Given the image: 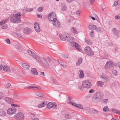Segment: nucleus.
<instances>
[{
  "label": "nucleus",
  "mask_w": 120,
  "mask_h": 120,
  "mask_svg": "<svg viewBox=\"0 0 120 120\" xmlns=\"http://www.w3.org/2000/svg\"><path fill=\"white\" fill-rule=\"evenodd\" d=\"M112 74L115 76H116L118 75V72L116 70H113L112 71Z\"/></svg>",
  "instance_id": "obj_37"
},
{
  "label": "nucleus",
  "mask_w": 120,
  "mask_h": 120,
  "mask_svg": "<svg viewBox=\"0 0 120 120\" xmlns=\"http://www.w3.org/2000/svg\"><path fill=\"white\" fill-rule=\"evenodd\" d=\"M47 103L46 101H45L43 102L42 103H41L38 105V107L39 108H42L46 106Z\"/></svg>",
  "instance_id": "obj_16"
},
{
  "label": "nucleus",
  "mask_w": 120,
  "mask_h": 120,
  "mask_svg": "<svg viewBox=\"0 0 120 120\" xmlns=\"http://www.w3.org/2000/svg\"><path fill=\"white\" fill-rule=\"evenodd\" d=\"M112 111L120 115V111L118 110H116L115 109H113L112 110Z\"/></svg>",
  "instance_id": "obj_30"
},
{
  "label": "nucleus",
  "mask_w": 120,
  "mask_h": 120,
  "mask_svg": "<svg viewBox=\"0 0 120 120\" xmlns=\"http://www.w3.org/2000/svg\"><path fill=\"white\" fill-rule=\"evenodd\" d=\"M53 105V103L52 102L49 103L47 105V108L50 109L52 107Z\"/></svg>",
  "instance_id": "obj_26"
},
{
  "label": "nucleus",
  "mask_w": 120,
  "mask_h": 120,
  "mask_svg": "<svg viewBox=\"0 0 120 120\" xmlns=\"http://www.w3.org/2000/svg\"><path fill=\"white\" fill-rule=\"evenodd\" d=\"M15 18H12L10 19V21L12 22L15 23Z\"/></svg>",
  "instance_id": "obj_45"
},
{
  "label": "nucleus",
  "mask_w": 120,
  "mask_h": 120,
  "mask_svg": "<svg viewBox=\"0 0 120 120\" xmlns=\"http://www.w3.org/2000/svg\"><path fill=\"white\" fill-rule=\"evenodd\" d=\"M72 98L70 96L68 97V100L69 101H71L72 100Z\"/></svg>",
  "instance_id": "obj_53"
},
{
  "label": "nucleus",
  "mask_w": 120,
  "mask_h": 120,
  "mask_svg": "<svg viewBox=\"0 0 120 120\" xmlns=\"http://www.w3.org/2000/svg\"><path fill=\"white\" fill-rule=\"evenodd\" d=\"M118 1H115L113 4L114 6H116L118 5Z\"/></svg>",
  "instance_id": "obj_48"
},
{
  "label": "nucleus",
  "mask_w": 120,
  "mask_h": 120,
  "mask_svg": "<svg viewBox=\"0 0 120 120\" xmlns=\"http://www.w3.org/2000/svg\"><path fill=\"white\" fill-rule=\"evenodd\" d=\"M67 8L65 4H63L62 5V7L61 9V10L63 11H65Z\"/></svg>",
  "instance_id": "obj_35"
},
{
  "label": "nucleus",
  "mask_w": 120,
  "mask_h": 120,
  "mask_svg": "<svg viewBox=\"0 0 120 120\" xmlns=\"http://www.w3.org/2000/svg\"><path fill=\"white\" fill-rule=\"evenodd\" d=\"M42 64L43 65L47 67H49V65L48 63L47 62L46 60L43 58H42Z\"/></svg>",
  "instance_id": "obj_15"
},
{
  "label": "nucleus",
  "mask_w": 120,
  "mask_h": 120,
  "mask_svg": "<svg viewBox=\"0 0 120 120\" xmlns=\"http://www.w3.org/2000/svg\"><path fill=\"white\" fill-rule=\"evenodd\" d=\"M88 28L90 30L92 29L94 30L97 29V26L95 25L91 24L89 26Z\"/></svg>",
  "instance_id": "obj_17"
},
{
  "label": "nucleus",
  "mask_w": 120,
  "mask_h": 120,
  "mask_svg": "<svg viewBox=\"0 0 120 120\" xmlns=\"http://www.w3.org/2000/svg\"><path fill=\"white\" fill-rule=\"evenodd\" d=\"M17 37L19 38H21L22 37V36L19 33H17Z\"/></svg>",
  "instance_id": "obj_50"
},
{
  "label": "nucleus",
  "mask_w": 120,
  "mask_h": 120,
  "mask_svg": "<svg viewBox=\"0 0 120 120\" xmlns=\"http://www.w3.org/2000/svg\"><path fill=\"white\" fill-rule=\"evenodd\" d=\"M95 91L93 89H91L89 91L90 93H92L94 92Z\"/></svg>",
  "instance_id": "obj_52"
},
{
  "label": "nucleus",
  "mask_w": 120,
  "mask_h": 120,
  "mask_svg": "<svg viewBox=\"0 0 120 120\" xmlns=\"http://www.w3.org/2000/svg\"><path fill=\"white\" fill-rule=\"evenodd\" d=\"M40 75H42L43 76H45V73L44 72H42V71H41L40 72Z\"/></svg>",
  "instance_id": "obj_60"
},
{
  "label": "nucleus",
  "mask_w": 120,
  "mask_h": 120,
  "mask_svg": "<svg viewBox=\"0 0 120 120\" xmlns=\"http://www.w3.org/2000/svg\"><path fill=\"white\" fill-rule=\"evenodd\" d=\"M5 101L8 102H10V101H11V99L10 98L7 97H6L5 98Z\"/></svg>",
  "instance_id": "obj_40"
},
{
  "label": "nucleus",
  "mask_w": 120,
  "mask_h": 120,
  "mask_svg": "<svg viewBox=\"0 0 120 120\" xmlns=\"http://www.w3.org/2000/svg\"><path fill=\"white\" fill-rule=\"evenodd\" d=\"M57 61L60 64L63 66V67L65 68L66 67L67 65H66V66L65 65H64V64L63 62L62 61V60L60 59H58L57 60Z\"/></svg>",
  "instance_id": "obj_23"
},
{
  "label": "nucleus",
  "mask_w": 120,
  "mask_h": 120,
  "mask_svg": "<svg viewBox=\"0 0 120 120\" xmlns=\"http://www.w3.org/2000/svg\"><path fill=\"white\" fill-rule=\"evenodd\" d=\"M68 104H70L73 106H74L78 109H83V106L81 104H76L74 102H68Z\"/></svg>",
  "instance_id": "obj_8"
},
{
  "label": "nucleus",
  "mask_w": 120,
  "mask_h": 120,
  "mask_svg": "<svg viewBox=\"0 0 120 120\" xmlns=\"http://www.w3.org/2000/svg\"><path fill=\"white\" fill-rule=\"evenodd\" d=\"M59 37L60 39L62 41H65L66 40V38H67V36L64 37L61 34H59Z\"/></svg>",
  "instance_id": "obj_19"
},
{
  "label": "nucleus",
  "mask_w": 120,
  "mask_h": 120,
  "mask_svg": "<svg viewBox=\"0 0 120 120\" xmlns=\"http://www.w3.org/2000/svg\"><path fill=\"white\" fill-rule=\"evenodd\" d=\"M108 101V99H104L103 100V102L104 104H107Z\"/></svg>",
  "instance_id": "obj_46"
},
{
  "label": "nucleus",
  "mask_w": 120,
  "mask_h": 120,
  "mask_svg": "<svg viewBox=\"0 0 120 120\" xmlns=\"http://www.w3.org/2000/svg\"><path fill=\"white\" fill-rule=\"evenodd\" d=\"M119 14L117 16H115V18L116 19H118L120 18V16H119Z\"/></svg>",
  "instance_id": "obj_55"
},
{
  "label": "nucleus",
  "mask_w": 120,
  "mask_h": 120,
  "mask_svg": "<svg viewBox=\"0 0 120 120\" xmlns=\"http://www.w3.org/2000/svg\"><path fill=\"white\" fill-rule=\"evenodd\" d=\"M7 113L9 115H14L16 113V109L15 108L8 109L7 111Z\"/></svg>",
  "instance_id": "obj_7"
},
{
  "label": "nucleus",
  "mask_w": 120,
  "mask_h": 120,
  "mask_svg": "<svg viewBox=\"0 0 120 120\" xmlns=\"http://www.w3.org/2000/svg\"><path fill=\"white\" fill-rule=\"evenodd\" d=\"M31 73L33 75H37L38 73L35 68H33L31 69Z\"/></svg>",
  "instance_id": "obj_20"
},
{
  "label": "nucleus",
  "mask_w": 120,
  "mask_h": 120,
  "mask_svg": "<svg viewBox=\"0 0 120 120\" xmlns=\"http://www.w3.org/2000/svg\"><path fill=\"white\" fill-rule=\"evenodd\" d=\"M78 89L81 90H82V87L81 86H79L78 87Z\"/></svg>",
  "instance_id": "obj_59"
},
{
  "label": "nucleus",
  "mask_w": 120,
  "mask_h": 120,
  "mask_svg": "<svg viewBox=\"0 0 120 120\" xmlns=\"http://www.w3.org/2000/svg\"><path fill=\"white\" fill-rule=\"evenodd\" d=\"M47 58L49 62H50L51 61L52 59L51 58L49 57V56H47Z\"/></svg>",
  "instance_id": "obj_58"
},
{
  "label": "nucleus",
  "mask_w": 120,
  "mask_h": 120,
  "mask_svg": "<svg viewBox=\"0 0 120 120\" xmlns=\"http://www.w3.org/2000/svg\"><path fill=\"white\" fill-rule=\"evenodd\" d=\"M11 106L13 107H20V106H19V105H17L15 104H12L11 105Z\"/></svg>",
  "instance_id": "obj_47"
},
{
  "label": "nucleus",
  "mask_w": 120,
  "mask_h": 120,
  "mask_svg": "<svg viewBox=\"0 0 120 120\" xmlns=\"http://www.w3.org/2000/svg\"><path fill=\"white\" fill-rule=\"evenodd\" d=\"M6 113L3 110H1L0 111V116H5Z\"/></svg>",
  "instance_id": "obj_29"
},
{
  "label": "nucleus",
  "mask_w": 120,
  "mask_h": 120,
  "mask_svg": "<svg viewBox=\"0 0 120 120\" xmlns=\"http://www.w3.org/2000/svg\"><path fill=\"white\" fill-rule=\"evenodd\" d=\"M33 9L32 8H29L27 9L26 11H32L33 10Z\"/></svg>",
  "instance_id": "obj_61"
},
{
  "label": "nucleus",
  "mask_w": 120,
  "mask_h": 120,
  "mask_svg": "<svg viewBox=\"0 0 120 120\" xmlns=\"http://www.w3.org/2000/svg\"><path fill=\"white\" fill-rule=\"evenodd\" d=\"M36 95L39 97H42L44 96V95L41 93H38L36 94Z\"/></svg>",
  "instance_id": "obj_34"
},
{
  "label": "nucleus",
  "mask_w": 120,
  "mask_h": 120,
  "mask_svg": "<svg viewBox=\"0 0 120 120\" xmlns=\"http://www.w3.org/2000/svg\"><path fill=\"white\" fill-rule=\"evenodd\" d=\"M56 104L55 103L54 104H53V106H52V107H53V108L54 109L56 108Z\"/></svg>",
  "instance_id": "obj_54"
},
{
  "label": "nucleus",
  "mask_w": 120,
  "mask_h": 120,
  "mask_svg": "<svg viewBox=\"0 0 120 120\" xmlns=\"http://www.w3.org/2000/svg\"><path fill=\"white\" fill-rule=\"evenodd\" d=\"M68 42L71 44V45L75 47L79 50H81L80 45L77 43L75 42L73 38L71 36H68Z\"/></svg>",
  "instance_id": "obj_1"
},
{
  "label": "nucleus",
  "mask_w": 120,
  "mask_h": 120,
  "mask_svg": "<svg viewBox=\"0 0 120 120\" xmlns=\"http://www.w3.org/2000/svg\"><path fill=\"white\" fill-rule=\"evenodd\" d=\"M102 94L100 92H98L96 93L94 96L93 99L96 102H98L100 101L102 98Z\"/></svg>",
  "instance_id": "obj_2"
},
{
  "label": "nucleus",
  "mask_w": 120,
  "mask_h": 120,
  "mask_svg": "<svg viewBox=\"0 0 120 120\" xmlns=\"http://www.w3.org/2000/svg\"><path fill=\"white\" fill-rule=\"evenodd\" d=\"M103 110L104 112H107L109 111V109L107 106H105L103 108Z\"/></svg>",
  "instance_id": "obj_36"
},
{
  "label": "nucleus",
  "mask_w": 120,
  "mask_h": 120,
  "mask_svg": "<svg viewBox=\"0 0 120 120\" xmlns=\"http://www.w3.org/2000/svg\"><path fill=\"white\" fill-rule=\"evenodd\" d=\"M32 120H39L37 118H31Z\"/></svg>",
  "instance_id": "obj_57"
},
{
  "label": "nucleus",
  "mask_w": 120,
  "mask_h": 120,
  "mask_svg": "<svg viewBox=\"0 0 120 120\" xmlns=\"http://www.w3.org/2000/svg\"><path fill=\"white\" fill-rule=\"evenodd\" d=\"M112 66V62L110 61H108L105 65V68L106 69H109Z\"/></svg>",
  "instance_id": "obj_9"
},
{
  "label": "nucleus",
  "mask_w": 120,
  "mask_h": 120,
  "mask_svg": "<svg viewBox=\"0 0 120 120\" xmlns=\"http://www.w3.org/2000/svg\"><path fill=\"white\" fill-rule=\"evenodd\" d=\"M80 11L79 10H78L76 12V14L77 15H79L80 14Z\"/></svg>",
  "instance_id": "obj_49"
},
{
  "label": "nucleus",
  "mask_w": 120,
  "mask_h": 120,
  "mask_svg": "<svg viewBox=\"0 0 120 120\" xmlns=\"http://www.w3.org/2000/svg\"><path fill=\"white\" fill-rule=\"evenodd\" d=\"M36 87V86H30L28 87V88L29 89H30V88H32L34 89H35V88Z\"/></svg>",
  "instance_id": "obj_43"
},
{
  "label": "nucleus",
  "mask_w": 120,
  "mask_h": 120,
  "mask_svg": "<svg viewBox=\"0 0 120 120\" xmlns=\"http://www.w3.org/2000/svg\"><path fill=\"white\" fill-rule=\"evenodd\" d=\"M90 112H91L95 114H98L99 112V111H98L94 109H90Z\"/></svg>",
  "instance_id": "obj_27"
},
{
  "label": "nucleus",
  "mask_w": 120,
  "mask_h": 120,
  "mask_svg": "<svg viewBox=\"0 0 120 120\" xmlns=\"http://www.w3.org/2000/svg\"><path fill=\"white\" fill-rule=\"evenodd\" d=\"M56 14L54 13H51L49 15L48 18L52 22L57 19Z\"/></svg>",
  "instance_id": "obj_6"
},
{
  "label": "nucleus",
  "mask_w": 120,
  "mask_h": 120,
  "mask_svg": "<svg viewBox=\"0 0 120 120\" xmlns=\"http://www.w3.org/2000/svg\"><path fill=\"white\" fill-rule=\"evenodd\" d=\"M7 21V19L2 21L0 22V25H2L4 24Z\"/></svg>",
  "instance_id": "obj_41"
},
{
  "label": "nucleus",
  "mask_w": 120,
  "mask_h": 120,
  "mask_svg": "<svg viewBox=\"0 0 120 120\" xmlns=\"http://www.w3.org/2000/svg\"><path fill=\"white\" fill-rule=\"evenodd\" d=\"M86 42L87 44L89 45H90L92 44V41L89 40H86Z\"/></svg>",
  "instance_id": "obj_38"
},
{
  "label": "nucleus",
  "mask_w": 120,
  "mask_h": 120,
  "mask_svg": "<svg viewBox=\"0 0 120 120\" xmlns=\"http://www.w3.org/2000/svg\"><path fill=\"white\" fill-rule=\"evenodd\" d=\"M101 78L103 79H107V78L106 77H104L103 76H101Z\"/></svg>",
  "instance_id": "obj_62"
},
{
  "label": "nucleus",
  "mask_w": 120,
  "mask_h": 120,
  "mask_svg": "<svg viewBox=\"0 0 120 120\" xmlns=\"http://www.w3.org/2000/svg\"><path fill=\"white\" fill-rule=\"evenodd\" d=\"M3 70L5 71L8 72L10 71V69L8 67L5 65L4 67Z\"/></svg>",
  "instance_id": "obj_22"
},
{
  "label": "nucleus",
  "mask_w": 120,
  "mask_h": 120,
  "mask_svg": "<svg viewBox=\"0 0 120 120\" xmlns=\"http://www.w3.org/2000/svg\"><path fill=\"white\" fill-rule=\"evenodd\" d=\"M79 72H80L79 75V77L82 78H83L84 76V74L83 73V71L82 70L79 71Z\"/></svg>",
  "instance_id": "obj_24"
},
{
  "label": "nucleus",
  "mask_w": 120,
  "mask_h": 120,
  "mask_svg": "<svg viewBox=\"0 0 120 120\" xmlns=\"http://www.w3.org/2000/svg\"><path fill=\"white\" fill-rule=\"evenodd\" d=\"M35 88L37 90H40V89H41V88L40 87H38L36 86Z\"/></svg>",
  "instance_id": "obj_51"
},
{
  "label": "nucleus",
  "mask_w": 120,
  "mask_h": 120,
  "mask_svg": "<svg viewBox=\"0 0 120 120\" xmlns=\"http://www.w3.org/2000/svg\"><path fill=\"white\" fill-rule=\"evenodd\" d=\"M27 52L30 56L31 55V56H33V55H34V54H35L34 52H32L31 51L29 50H27Z\"/></svg>",
  "instance_id": "obj_31"
},
{
  "label": "nucleus",
  "mask_w": 120,
  "mask_h": 120,
  "mask_svg": "<svg viewBox=\"0 0 120 120\" xmlns=\"http://www.w3.org/2000/svg\"><path fill=\"white\" fill-rule=\"evenodd\" d=\"M11 85V84L10 83H8L7 84L6 86L7 87H9Z\"/></svg>",
  "instance_id": "obj_64"
},
{
  "label": "nucleus",
  "mask_w": 120,
  "mask_h": 120,
  "mask_svg": "<svg viewBox=\"0 0 120 120\" xmlns=\"http://www.w3.org/2000/svg\"><path fill=\"white\" fill-rule=\"evenodd\" d=\"M34 28L35 30L37 32H39L40 31V29L39 25L36 22L34 23Z\"/></svg>",
  "instance_id": "obj_12"
},
{
  "label": "nucleus",
  "mask_w": 120,
  "mask_h": 120,
  "mask_svg": "<svg viewBox=\"0 0 120 120\" xmlns=\"http://www.w3.org/2000/svg\"><path fill=\"white\" fill-rule=\"evenodd\" d=\"M52 23L53 25L56 27H59L60 26V23L57 19L52 22Z\"/></svg>",
  "instance_id": "obj_11"
},
{
  "label": "nucleus",
  "mask_w": 120,
  "mask_h": 120,
  "mask_svg": "<svg viewBox=\"0 0 120 120\" xmlns=\"http://www.w3.org/2000/svg\"><path fill=\"white\" fill-rule=\"evenodd\" d=\"M22 67L25 70H27L30 67L29 64L26 63H23L22 64Z\"/></svg>",
  "instance_id": "obj_14"
},
{
  "label": "nucleus",
  "mask_w": 120,
  "mask_h": 120,
  "mask_svg": "<svg viewBox=\"0 0 120 120\" xmlns=\"http://www.w3.org/2000/svg\"><path fill=\"white\" fill-rule=\"evenodd\" d=\"M8 44H9L10 43V41L9 39H7L6 40Z\"/></svg>",
  "instance_id": "obj_56"
},
{
  "label": "nucleus",
  "mask_w": 120,
  "mask_h": 120,
  "mask_svg": "<svg viewBox=\"0 0 120 120\" xmlns=\"http://www.w3.org/2000/svg\"><path fill=\"white\" fill-rule=\"evenodd\" d=\"M31 31L30 28L26 27L24 29L23 32L25 34H29L31 32Z\"/></svg>",
  "instance_id": "obj_10"
},
{
  "label": "nucleus",
  "mask_w": 120,
  "mask_h": 120,
  "mask_svg": "<svg viewBox=\"0 0 120 120\" xmlns=\"http://www.w3.org/2000/svg\"><path fill=\"white\" fill-rule=\"evenodd\" d=\"M21 21V19L19 18H15V23H20Z\"/></svg>",
  "instance_id": "obj_25"
},
{
  "label": "nucleus",
  "mask_w": 120,
  "mask_h": 120,
  "mask_svg": "<svg viewBox=\"0 0 120 120\" xmlns=\"http://www.w3.org/2000/svg\"><path fill=\"white\" fill-rule=\"evenodd\" d=\"M21 15V14L19 12H18L16 14H15V18H20V16Z\"/></svg>",
  "instance_id": "obj_33"
},
{
  "label": "nucleus",
  "mask_w": 120,
  "mask_h": 120,
  "mask_svg": "<svg viewBox=\"0 0 120 120\" xmlns=\"http://www.w3.org/2000/svg\"><path fill=\"white\" fill-rule=\"evenodd\" d=\"M61 56L62 57L64 58H68V56L67 55L62 54L61 55Z\"/></svg>",
  "instance_id": "obj_44"
},
{
  "label": "nucleus",
  "mask_w": 120,
  "mask_h": 120,
  "mask_svg": "<svg viewBox=\"0 0 120 120\" xmlns=\"http://www.w3.org/2000/svg\"><path fill=\"white\" fill-rule=\"evenodd\" d=\"M82 58H80L78 61L76 63V65L77 66H79L82 63Z\"/></svg>",
  "instance_id": "obj_21"
},
{
  "label": "nucleus",
  "mask_w": 120,
  "mask_h": 120,
  "mask_svg": "<svg viewBox=\"0 0 120 120\" xmlns=\"http://www.w3.org/2000/svg\"><path fill=\"white\" fill-rule=\"evenodd\" d=\"M71 31L73 33L75 34H77V31L74 27H72L71 29Z\"/></svg>",
  "instance_id": "obj_32"
},
{
  "label": "nucleus",
  "mask_w": 120,
  "mask_h": 120,
  "mask_svg": "<svg viewBox=\"0 0 120 120\" xmlns=\"http://www.w3.org/2000/svg\"><path fill=\"white\" fill-rule=\"evenodd\" d=\"M43 8L42 7H39L37 9L38 11L40 12H41L43 10Z\"/></svg>",
  "instance_id": "obj_42"
},
{
  "label": "nucleus",
  "mask_w": 120,
  "mask_h": 120,
  "mask_svg": "<svg viewBox=\"0 0 120 120\" xmlns=\"http://www.w3.org/2000/svg\"><path fill=\"white\" fill-rule=\"evenodd\" d=\"M9 16L11 18H13L14 16V15L12 14H10Z\"/></svg>",
  "instance_id": "obj_63"
},
{
  "label": "nucleus",
  "mask_w": 120,
  "mask_h": 120,
  "mask_svg": "<svg viewBox=\"0 0 120 120\" xmlns=\"http://www.w3.org/2000/svg\"><path fill=\"white\" fill-rule=\"evenodd\" d=\"M84 52L86 54L89 56L93 55L94 53L91 49L89 46H86L84 48Z\"/></svg>",
  "instance_id": "obj_3"
},
{
  "label": "nucleus",
  "mask_w": 120,
  "mask_h": 120,
  "mask_svg": "<svg viewBox=\"0 0 120 120\" xmlns=\"http://www.w3.org/2000/svg\"><path fill=\"white\" fill-rule=\"evenodd\" d=\"M14 117L16 120H23L24 119V115L22 112H18L14 116Z\"/></svg>",
  "instance_id": "obj_5"
},
{
  "label": "nucleus",
  "mask_w": 120,
  "mask_h": 120,
  "mask_svg": "<svg viewBox=\"0 0 120 120\" xmlns=\"http://www.w3.org/2000/svg\"><path fill=\"white\" fill-rule=\"evenodd\" d=\"M97 84L98 86L101 87L104 84V83L102 82L99 81L97 82Z\"/></svg>",
  "instance_id": "obj_28"
},
{
  "label": "nucleus",
  "mask_w": 120,
  "mask_h": 120,
  "mask_svg": "<svg viewBox=\"0 0 120 120\" xmlns=\"http://www.w3.org/2000/svg\"><path fill=\"white\" fill-rule=\"evenodd\" d=\"M34 55L33 56L34 58L36 60V61L40 63L41 62V60L40 59V57L39 56H38L36 54H34Z\"/></svg>",
  "instance_id": "obj_13"
},
{
  "label": "nucleus",
  "mask_w": 120,
  "mask_h": 120,
  "mask_svg": "<svg viewBox=\"0 0 120 120\" xmlns=\"http://www.w3.org/2000/svg\"><path fill=\"white\" fill-rule=\"evenodd\" d=\"M82 87L88 89L92 86V84L88 80L83 81L82 83Z\"/></svg>",
  "instance_id": "obj_4"
},
{
  "label": "nucleus",
  "mask_w": 120,
  "mask_h": 120,
  "mask_svg": "<svg viewBox=\"0 0 120 120\" xmlns=\"http://www.w3.org/2000/svg\"><path fill=\"white\" fill-rule=\"evenodd\" d=\"M113 30L114 32V34L116 36H118L119 35L118 31L115 28L113 29Z\"/></svg>",
  "instance_id": "obj_18"
},
{
  "label": "nucleus",
  "mask_w": 120,
  "mask_h": 120,
  "mask_svg": "<svg viewBox=\"0 0 120 120\" xmlns=\"http://www.w3.org/2000/svg\"><path fill=\"white\" fill-rule=\"evenodd\" d=\"M96 31L97 32H101L102 30V29L101 28V27H98V28H97Z\"/></svg>",
  "instance_id": "obj_39"
}]
</instances>
